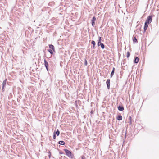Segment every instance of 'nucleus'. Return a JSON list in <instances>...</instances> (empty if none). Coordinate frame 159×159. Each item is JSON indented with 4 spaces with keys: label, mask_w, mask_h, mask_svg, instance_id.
Here are the masks:
<instances>
[{
    "label": "nucleus",
    "mask_w": 159,
    "mask_h": 159,
    "mask_svg": "<svg viewBox=\"0 0 159 159\" xmlns=\"http://www.w3.org/2000/svg\"><path fill=\"white\" fill-rule=\"evenodd\" d=\"M152 16H149L147 18L145 22L149 23H150L152 21Z\"/></svg>",
    "instance_id": "1"
},
{
    "label": "nucleus",
    "mask_w": 159,
    "mask_h": 159,
    "mask_svg": "<svg viewBox=\"0 0 159 159\" xmlns=\"http://www.w3.org/2000/svg\"><path fill=\"white\" fill-rule=\"evenodd\" d=\"M64 151H65L66 155L69 157L71 156V152L68 150L67 149H64Z\"/></svg>",
    "instance_id": "2"
},
{
    "label": "nucleus",
    "mask_w": 159,
    "mask_h": 159,
    "mask_svg": "<svg viewBox=\"0 0 159 159\" xmlns=\"http://www.w3.org/2000/svg\"><path fill=\"white\" fill-rule=\"evenodd\" d=\"M44 65L45 66L46 68V69L47 70V71H48V62L46 61V60L45 59L44 60Z\"/></svg>",
    "instance_id": "3"
},
{
    "label": "nucleus",
    "mask_w": 159,
    "mask_h": 159,
    "mask_svg": "<svg viewBox=\"0 0 159 159\" xmlns=\"http://www.w3.org/2000/svg\"><path fill=\"white\" fill-rule=\"evenodd\" d=\"M106 84L107 86V89H110V80L109 79H108L106 81Z\"/></svg>",
    "instance_id": "4"
},
{
    "label": "nucleus",
    "mask_w": 159,
    "mask_h": 159,
    "mask_svg": "<svg viewBox=\"0 0 159 159\" xmlns=\"http://www.w3.org/2000/svg\"><path fill=\"white\" fill-rule=\"evenodd\" d=\"M96 18H95V17H93L92 20V25L93 26H94L95 25V22L96 21Z\"/></svg>",
    "instance_id": "5"
},
{
    "label": "nucleus",
    "mask_w": 159,
    "mask_h": 159,
    "mask_svg": "<svg viewBox=\"0 0 159 159\" xmlns=\"http://www.w3.org/2000/svg\"><path fill=\"white\" fill-rule=\"evenodd\" d=\"M149 24V23H148L146 22H145L144 26V30L145 31L146 30H147V27L148 25Z\"/></svg>",
    "instance_id": "6"
},
{
    "label": "nucleus",
    "mask_w": 159,
    "mask_h": 159,
    "mask_svg": "<svg viewBox=\"0 0 159 159\" xmlns=\"http://www.w3.org/2000/svg\"><path fill=\"white\" fill-rule=\"evenodd\" d=\"M7 79L5 80L2 83V90L3 91L4 90V87L6 84V83Z\"/></svg>",
    "instance_id": "7"
},
{
    "label": "nucleus",
    "mask_w": 159,
    "mask_h": 159,
    "mask_svg": "<svg viewBox=\"0 0 159 159\" xmlns=\"http://www.w3.org/2000/svg\"><path fill=\"white\" fill-rule=\"evenodd\" d=\"M118 110L120 111H122L124 110V108L123 106H119L118 107Z\"/></svg>",
    "instance_id": "8"
},
{
    "label": "nucleus",
    "mask_w": 159,
    "mask_h": 159,
    "mask_svg": "<svg viewBox=\"0 0 159 159\" xmlns=\"http://www.w3.org/2000/svg\"><path fill=\"white\" fill-rule=\"evenodd\" d=\"M139 62V58L138 57H136L135 58L134 62L135 63H137Z\"/></svg>",
    "instance_id": "9"
},
{
    "label": "nucleus",
    "mask_w": 159,
    "mask_h": 159,
    "mask_svg": "<svg viewBox=\"0 0 159 159\" xmlns=\"http://www.w3.org/2000/svg\"><path fill=\"white\" fill-rule=\"evenodd\" d=\"M115 69L114 67L113 68L112 70L111 74V77L114 74Z\"/></svg>",
    "instance_id": "10"
},
{
    "label": "nucleus",
    "mask_w": 159,
    "mask_h": 159,
    "mask_svg": "<svg viewBox=\"0 0 159 159\" xmlns=\"http://www.w3.org/2000/svg\"><path fill=\"white\" fill-rule=\"evenodd\" d=\"M49 47L50 49L54 51V47L53 45L52 44L49 45Z\"/></svg>",
    "instance_id": "11"
},
{
    "label": "nucleus",
    "mask_w": 159,
    "mask_h": 159,
    "mask_svg": "<svg viewBox=\"0 0 159 159\" xmlns=\"http://www.w3.org/2000/svg\"><path fill=\"white\" fill-rule=\"evenodd\" d=\"M99 41L98 43V46H100V44L101 43V37H99Z\"/></svg>",
    "instance_id": "12"
},
{
    "label": "nucleus",
    "mask_w": 159,
    "mask_h": 159,
    "mask_svg": "<svg viewBox=\"0 0 159 159\" xmlns=\"http://www.w3.org/2000/svg\"><path fill=\"white\" fill-rule=\"evenodd\" d=\"M122 116L121 115H119L117 118V119L119 120H122Z\"/></svg>",
    "instance_id": "13"
},
{
    "label": "nucleus",
    "mask_w": 159,
    "mask_h": 159,
    "mask_svg": "<svg viewBox=\"0 0 159 159\" xmlns=\"http://www.w3.org/2000/svg\"><path fill=\"white\" fill-rule=\"evenodd\" d=\"M58 143L59 144L61 145H64L65 144V142L63 141H59Z\"/></svg>",
    "instance_id": "14"
},
{
    "label": "nucleus",
    "mask_w": 159,
    "mask_h": 159,
    "mask_svg": "<svg viewBox=\"0 0 159 159\" xmlns=\"http://www.w3.org/2000/svg\"><path fill=\"white\" fill-rule=\"evenodd\" d=\"M91 44L93 45V48H95V46L96 45L95 42L93 40H92L91 42Z\"/></svg>",
    "instance_id": "15"
},
{
    "label": "nucleus",
    "mask_w": 159,
    "mask_h": 159,
    "mask_svg": "<svg viewBox=\"0 0 159 159\" xmlns=\"http://www.w3.org/2000/svg\"><path fill=\"white\" fill-rule=\"evenodd\" d=\"M100 46H101V47L102 49H104V48L105 46L104 44L103 43H101L100 44Z\"/></svg>",
    "instance_id": "16"
},
{
    "label": "nucleus",
    "mask_w": 159,
    "mask_h": 159,
    "mask_svg": "<svg viewBox=\"0 0 159 159\" xmlns=\"http://www.w3.org/2000/svg\"><path fill=\"white\" fill-rule=\"evenodd\" d=\"M57 134V136H59L60 134V132L58 129H57L56 131V134Z\"/></svg>",
    "instance_id": "17"
},
{
    "label": "nucleus",
    "mask_w": 159,
    "mask_h": 159,
    "mask_svg": "<svg viewBox=\"0 0 159 159\" xmlns=\"http://www.w3.org/2000/svg\"><path fill=\"white\" fill-rule=\"evenodd\" d=\"M130 54L129 52H128L127 53L126 57L127 58H128L130 56Z\"/></svg>",
    "instance_id": "18"
},
{
    "label": "nucleus",
    "mask_w": 159,
    "mask_h": 159,
    "mask_svg": "<svg viewBox=\"0 0 159 159\" xmlns=\"http://www.w3.org/2000/svg\"><path fill=\"white\" fill-rule=\"evenodd\" d=\"M48 51L51 54H53V51L51 49H48Z\"/></svg>",
    "instance_id": "19"
},
{
    "label": "nucleus",
    "mask_w": 159,
    "mask_h": 159,
    "mask_svg": "<svg viewBox=\"0 0 159 159\" xmlns=\"http://www.w3.org/2000/svg\"><path fill=\"white\" fill-rule=\"evenodd\" d=\"M56 135L55 133L54 132L53 134V138L54 139H56Z\"/></svg>",
    "instance_id": "20"
},
{
    "label": "nucleus",
    "mask_w": 159,
    "mask_h": 159,
    "mask_svg": "<svg viewBox=\"0 0 159 159\" xmlns=\"http://www.w3.org/2000/svg\"><path fill=\"white\" fill-rule=\"evenodd\" d=\"M137 41V39H136V37H134V38H133V41L134 42H136V41Z\"/></svg>",
    "instance_id": "21"
},
{
    "label": "nucleus",
    "mask_w": 159,
    "mask_h": 159,
    "mask_svg": "<svg viewBox=\"0 0 159 159\" xmlns=\"http://www.w3.org/2000/svg\"><path fill=\"white\" fill-rule=\"evenodd\" d=\"M84 65L85 66L87 65V61L85 59V61H84Z\"/></svg>",
    "instance_id": "22"
},
{
    "label": "nucleus",
    "mask_w": 159,
    "mask_h": 159,
    "mask_svg": "<svg viewBox=\"0 0 159 159\" xmlns=\"http://www.w3.org/2000/svg\"><path fill=\"white\" fill-rule=\"evenodd\" d=\"M81 159H85V157L84 156H82L81 157Z\"/></svg>",
    "instance_id": "23"
},
{
    "label": "nucleus",
    "mask_w": 159,
    "mask_h": 159,
    "mask_svg": "<svg viewBox=\"0 0 159 159\" xmlns=\"http://www.w3.org/2000/svg\"><path fill=\"white\" fill-rule=\"evenodd\" d=\"M129 119L130 120H131V116H129Z\"/></svg>",
    "instance_id": "24"
},
{
    "label": "nucleus",
    "mask_w": 159,
    "mask_h": 159,
    "mask_svg": "<svg viewBox=\"0 0 159 159\" xmlns=\"http://www.w3.org/2000/svg\"><path fill=\"white\" fill-rule=\"evenodd\" d=\"M93 112V111H91V113H92Z\"/></svg>",
    "instance_id": "25"
}]
</instances>
